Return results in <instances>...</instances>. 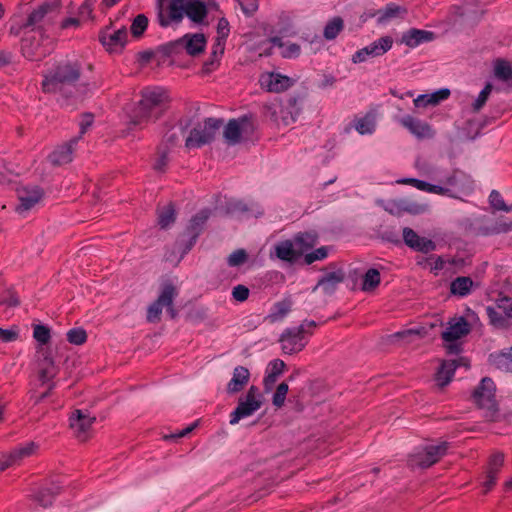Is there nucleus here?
Wrapping results in <instances>:
<instances>
[{"mask_svg": "<svg viewBox=\"0 0 512 512\" xmlns=\"http://www.w3.org/2000/svg\"><path fill=\"white\" fill-rule=\"evenodd\" d=\"M427 334V331L424 327L408 329L403 332H399L396 334L397 337L403 338L407 340V342H413L417 338H421Z\"/></svg>", "mask_w": 512, "mask_h": 512, "instance_id": "55", "label": "nucleus"}, {"mask_svg": "<svg viewBox=\"0 0 512 512\" xmlns=\"http://www.w3.org/2000/svg\"><path fill=\"white\" fill-rule=\"evenodd\" d=\"M259 84L268 92L280 93L289 89L294 84V80L280 73L266 72L260 76Z\"/></svg>", "mask_w": 512, "mask_h": 512, "instance_id": "15", "label": "nucleus"}, {"mask_svg": "<svg viewBox=\"0 0 512 512\" xmlns=\"http://www.w3.org/2000/svg\"><path fill=\"white\" fill-rule=\"evenodd\" d=\"M57 374V367L53 361V359L49 355H43V358L38 362V381L41 385H48V388L45 392L41 393L38 396H35V403L40 402L45 397L48 396L49 392L53 388V383H51L52 379Z\"/></svg>", "mask_w": 512, "mask_h": 512, "instance_id": "12", "label": "nucleus"}, {"mask_svg": "<svg viewBox=\"0 0 512 512\" xmlns=\"http://www.w3.org/2000/svg\"><path fill=\"white\" fill-rule=\"evenodd\" d=\"M285 363L280 359H275L268 364L267 367V375L264 378V383L266 386L272 385L275 383L277 377L281 375L284 371Z\"/></svg>", "mask_w": 512, "mask_h": 512, "instance_id": "39", "label": "nucleus"}, {"mask_svg": "<svg viewBox=\"0 0 512 512\" xmlns=\"http://www.w3.org/2000/svg\"><path fill=\"white\" fill-rule=\"evenodd\" d=\"M43 191L38 186H22L17 189L19 201L16 211L24 214L33 209L42 199Z\"/></svg>", "mask_w": 512, "mask_h": 512, "instance_id": "14", "label": "nucleus"}, {"mask_svg": "<svg viewBox=\"0 0 512 512\" xmlns=\"http://www.w3.org/2000/svg\"><path fill=\"white\" fill-rule=\"evenodd\" d=\"M291 306L287 301H280L274 304L273 312L269 315L272 322L282 319L290 311Z\"/></svg>", "mask_w": 512, "mask_h": 512, "instance_id": "48", "label": "nucleus"}, {"mask_svg": "<svg viewBox=\"0 0 512 512\" xmlns=\"http://www.w3.org/2000/svg\"><path fill=\"white\" fill-rule=\"evenodd\" d=\"M293 240L296 244V249L301 251L302 256L316 245L317 235L315 233H299Z\"/></svg>", "mask_w": 512, "mask_h": 512, "instance_id": "38", "label": "nucleus"}, {"mask_svg": "<svg viewBox=\"0 0 512 512\" xmlns=\"http://www.w3.org/2000/svg\"><path fill=\"white\" fill-rule=\"evenodd\" d=\"M288 390V384H286L285 382H282L277 386L272 399L274 406L280 408L284 405Z\"/></svg>", "mask_w": 512, "mask_h": 512, "instance_id": "52", "label": "nucleus"}, {"mask_svg": "<svg viewBox=\"0 0 512 512\" xmlns=\"http://www.w3.org/2000/svg\"><path fill=\"white\" fill-rule=\"evenodd\" d=\"M442 184V187L449 189V192L446 195L453 196V191H463V189L468 188L471 184V180L463 171L454 169L445 177L444 180H442Z\"/></svg>", "mask_w": 512, "mask_h": 512, "instance_id": "23", "label": "nucleus"}, {"mask_svg": "<svg viewBox=\"0 0 512 512\" xmlns=\"http://www.w3.org/2000/svg\"><path fill=\"white\" fill-rule=\"evenodd\" d=\"M79 141V137H73L68 142L57 146L49 155V160L53 165L68 164L73 160V153Z\"/></svg>", "mask_w": 512, "mask_h": 512, "instance_id": "20", "label": "nucleus"}, {"mask_svg": "<svg viewBox=\"0 0 512 512\" xmlns=\"http://www.w3.org/2000/svg\"><path fill=\"white\" fill-rule=\"evenodd\" d=\"M208 218L209 212L207 210L200 211L196 214L190 222L189 229L191 230V233L197 234Z\"/></svg>", "mask_w": 512, "mask_h": 512, "instance_id": "54", "label": "nucleus"}, {"mask_svg": "<svg viewBox=\"0 0 512 512\" xmlns=\"http://www.w3.org/2000/svg\"><path fill=\"white\" fill-rule=\"evenodd\" d=\"M96 418L82 410H75L69 419L70 428L75 436L84 441L88 437V433L94 424Z\"/></svg>", "mask_w": 512, "mask_h": 512, "instance_id": "17", "label": "nucleus"}, {"mask_svg": "<svg viewBox=\"0 0 512 512\" xmlns=\"http://www.w3.org/2000/svg\"><path fill=\"white\" fill-rule=\"evenodd\" d=\"M379 283V271L377 269L371 268L365 273L363 277L362 290L365 292L372 291L379 285Z\"/></svg>", "mask_w": 512, "mask_h": 512, "instance_id": "42", "label": "nucleus"}, {"mask_svg": "<svg viewBox=\"0 0 512 512\" xmlns=\"http://www.w3.org/2000/svg\"><path fill=\"white\" fill-rule=\"evenodd\" d=\"M398 122L418 139L432 138L435 135L434 130L427 122L411 115L398 119Z\"/></svg>", "mask_w": 512, "mask_h": 512, "instance_id": "18", "label": "nucleus"}, {"mask_svg": "<svg viewBox=\"0 0 512 512\" xmlns=\"http://www.w3.org/2000/svg\"><path fill=\"white\" fill-rule=\"evenodd\" d=\"M185 11L186 0H171L167 7L168 18H165L162 13L159 14V21L161 26H168L170 21H181L185 15Z\"/></svg>", "mask_w": 512, "mask_h": 512, "instance_id": "27", "label": "nucleus"}, {"mask_svg": "<svg viewBox=\"0 0 512 512\" xmlns=\"http://www.w3.org/2000/svg\"><path fill=\"white\" fill-rule=\"evenodd\" d=\"M59 490V487H54L53 489H43L38 493L36 499L40 505H42L43 507H47L52 503V499L56 494L59 493Z\"/></svg>", "mask_w": 512, "mask_h": 512, "instance_id": "50", "label": "nucleus"}, {"mask_svg": "<svg viewBox=\"0 0 512 512\" xmlns=\"http://www.w3.org/2000/svg\"><path fill=\"white\" fill-rule=\"evenodd\" d=\"M262 406V395L256 386H251L245 397L240 398L236 409L230 414L231 425L237 424L241 419L247 418L258 411Z\"/></svg>", "mask_w": 512, "mask_h": 512, "instance_id": "6", "label": "nucleus"}, {"mask_svg": "<svg viewBox=\"0 0 512 512\" xmlns=\"http://www.w3.org/2000/svg\"><path fill=\"white\" fill-rule=\"evenodd\" d=\"M504 463V456L503 454H494L491 459H490V462H489V466H488V472H491V473H495V474H498L500 468L502 467Z\"/></svg>", "mask_w": 512, "mask_h": 512, "instance_id": "61", "label": "nucleus"}, {"mask_svg": "<svg viewBox=\"0 0 512 512\" xmlns=\"http://www.w3.org/2000/svg\"><path fill=\"white\" fill-rule=\"evenodd\" d=\"M148 26V19L145 15L140 14L136 16L134 19L132 25H131V32L133 36L139 37L143 34V32L146 30Z\"/></svg>", "mask_w": 512, "mask_h": 512, "instance_id": "53", "label": "nucleus"}, {"mask_svg": "<svg viewBox=\"0 0 512 512\" xmlns=\"http://www.w3.org/2000/svg\"><path fill=\"white\" fill-rule=\"evenodd\" d=\"M168 104L169 96L164 89L159 87L146 89L142 92V98L131 121L134 125L139 126L153 122L164 113Z\"/></svg>", "mask_w": 512, "mask_h": 512, "instance_id": "1", "label": "nucleus"}, {"mask_svg": "<svg viewBox=\"0 0 512 512\" xmlns=\"http://www.w3.org/2000/svg\"><path fill=\"white\" fill-rule=\"evenodd\" d=\"M175 221V210L171 204L159 211L158 223L162 228H167Z\"/></svg>", "mask_w": 512, "mask_h": 512, "instance_id": "44", "label": "nucleus"}, {"mask_svg": "<svg viewBox=\"0 0 512 512\" xmlns=\"http://www.w3.org/2000/svg\"><path fill=\"white\" fill-rule=\"evenodd\" d=\"M489 363L500 371L512 373V346L490 354Z\"/></svg>", "mask_w": 512, "mask_h": 512, "instance_id": "30", "label": "nucleus"}, {"mask_svg": "<svg viewBox=\"0 0 512 512\" xmlns=\"http://www.w3.org/2000/svg\"><path fill=\"white\" fill-rule=\"evenodd\" d=\"M343 29V21L341 18H334L332 21H330L325 29H324V36L328 40H332L337 37V35L340 33V31Z\"/></svg>", "mask_w": 512, "mask_h": 512, "instance_id": "47", "label": "nucleus"}, {"mask_svg": "<svg viewBox=\"0 0 512 512\" xmlns=\"http://www.w3.org/2000/svg\"><path fill=\"white\" fill-rule=\"evenodd\" d=\"M343 279L344 276L341 271L329 272L318 281L313 291L320 287L325 293L330 294L335 290L336 286L343 281Z\"/></svg>", "mask_w": 512, "mask_h": 512, "instance_id": "35", "label": "nucleus"}, {"mask_svg": "<svg viewBox=\"0 0 512 512\" xmlns=\"http://www.w3.org/2000/svg\"><path fill=\"white\" fill-rule=\"evenodd\" d=\"M247 254L244 250H236L228 257V264L231 267L239 266L246 261Z\"/></svg>", "mask_w": 512, "mask_h": 512, "instance_id": "60", "label": "nucleus"}, {"mask_svg": "<svg viewBox=\"0 0 512 512\" xmlns=\"http://www.w3.org/2000/svg\"><path fill=\"white\" fill-rule=\"evenodd\" d=\"M57 4H49L45 3L41 6H39L37 9L32 11L28 18L27 22L25 23V27H36L39 26L41 23L44 22L46 17L52 18V15L57 10Z\"/></svg>", "mask_w": 512, "mask_h": 512, "instance_id": "29", "label": "nucleus"}, {"mask_svg": "<svg viewBox=\"0 0 512 512\" xmlns=\"http://www.w3.org/2000/svg\"><path fill=\"white\" fill-rule=\"evenodd\" d=\"M222 122L214 118H208L198 123L185 138L187 150L200 148L209 144L216 136Z\"/></svg>", "mask_w": 512, "mask_h": 512, "instance_id": "4", "label": "nucleus"}, {"mask_svg": "<svg viewBox=\"0 0 512 512\" xmlns=\"http://www.w3.org/2000/svg\"><path fill=\"white\" fill-rule=\"evenodd\" d=\"M184 138V128L182 126L172 127L164 136V144L168 147L178 145Z\"/></svg>", "mask_w": 512, "mask_h": 512, "instance_id": "43", "label": "nucleus"}, {"mask_svg": "<svg viewBox=\"0 0 512 512\" xmlns=\"http://www.w3.org/2000/svg\"><path fill=\"white\" fill-rule=\"evenodd\" d=\"M469 331L470 326L463 317L453 318L448 322V327L442 333V338L446 342H452L467 335Z\"/></svg>", "mask_w": 512, "mask_h": 512, "instance_id": "25", "label": "nucleus"}, {"mask_svg": "<svg viewBox=\"0 0 512 512\" xmlns=\"http://www.w3.org/2000/svg\"><path fill=\"white\" fill-rule=\"evenodd\" d=\"M473 285L469 277H457L451 283V292L454 295L465 296L470 292Z\"/></svg>", "mask_w": 512, "mask_h": 512, "instance_id": "41", "label": "nucleus"}, {"mask_svg": "<svg viewBox=\"0 0 512 512\" xmlns=\"http://www.w3.org/2000/svg\"><path fill=\"white\" fill-rule=\"evenodd\" d=\"M448 443L441 442L436 445H428L421 451L411 456L410 463L412 466L427 468L438 462L447 452Z\"/></svg>", "mask_w": 512, "mask_h": 512, "instance_id": "10", "label": "nucleus"}, {"mask_svg": "<svg viewBox=\"0 0 512 512\" xmlns=\"http://www.w3.org/2000/svg\"><path fill=\"white\" fill-rule=\"evenodd\" d=\"M176 48H183L186 52L195 56L204 51L206 46V39L203 34H186L181 39L173 43Z\"/></svg>", "mask_w": 512, "mask_h": 512, "instance_id": "21", "label": "nucleus"}, {"mask_svg": "<svg viewBox=\"0 0 512 512\" xmlns=\"http://www.w3.org/2000/svg\"><path fill=\"white\" fill-rule=\"evenodd\" d=\"M301 107L296 97H287L266 106L265 115L277 126H288L299 116Z\"/></svg>", "mask_w": 512, "mask_h": 512, "instance_id": "2", "label": "nucleus"}, {"mask_svg": "<svg viewBox=\"0 0 512 512\" xmlns=\"http://www.w3.org/2000/svg\"><path fill=\"white\" fill-rule=\"evenodd\" d=\"M45 43H40L36 36L25 37L22 40L23 55L34 61L41 60L48 55L53 49V43L49 39H44Z\"/></svg>", "mask_w": 512, "mask_h": 512, "instance_id": "13", "label": "nucleus"}, {"mask_svg": "<svg viewBox=\"0 0 512 512\" xmlns=\"http://www.w3.org/2000/svg\"><path fill=\"white\" fill-rule=\"evenodd\" d=\"M492 85L490 83L486 84V86L483 88V90L479 93L478 97L473 103V110L475 112H478L482 109V107L485 105L491 91H492Z\"/></svg>", "mask_w": 512, "mask_h": 512, "instance_id": "56", "label": "nucleus"}, {"mask_svg": "<svg viewBox=\"0 0 512 512\" xmlns=\"http://www.w3.org/2000/svg\"><path fill=\"white\" fill-rule=\"evenodd\" d=\"M459 366L468 367L465 358L459 357L457 359L443 361L436 373L435 379L437 384L442 387L447 385L451 381L456 368Z\"/></svg>", "mask_w": 512, "mask_h": 512, "instance_id": "24", "label": "nucleus"}, {"mask_svg": "<svg viewBox=\"0 0 512 512\" xmlns=\"http://www.w3.org/2000/svg\"><path fill=\"white\" fill-rule=\"evenodd\" d=\"M407 14V9L395 3H389L384 9L379 10L377 15V22L385 25L393 19L404 18Z\"/></svg>", "mask_w": 512, "mask_h": 512, "instance_id": "33", "label": "nucleus"}, {"mask_svg": "<svg viewBox=\"0 0 512 512\" xmlns=\"http://www.w3.org/2000/svg\"><path fill=\"white\" fill-rule=\"evenodd\" d=\"M398 182L402 183V184L412 185L413 187L417 188L418 190L425 191V192H428V193L444 195V194H447L449 192V189L446 188V187H442L440 185L430 184L428 182H425V181H422V180H418V179H415V178H406V179L400 180Z\"/></svg>", "mask_w": 512, "mask_h": 512, "instance_id": "36", "label": "nucleus"}, {"mask_svg": "<svg viewBox=\"0 0 512 512\" xmlns=\"http://www.w3.org/2000/svg\"><path fill=\"white\" fill-rule=\"evenodd\" d=\"M495 307H497L507 319L512 318V299L500 297L496 300Z\"/></svg>", "mask_w": 512, "mask_h": 512, "instance_id": "57", "label": "nucleus"}, {"mask_svg": "<svg viewBox=\"0 0 512 512\" xmlns=\"http://www.w3.org/2000/svg\"><path fill=\"white\" fill-rule=\"evenodd\" d=\"M177 295L178 291L175 286L170 283L165 284L157 300L148 307V322H157L160 318L163 307H167L169 314L174 318L176 316V312L172 305L173 300Z\"/></svg>", "mask_w": 512, "mask_h": 512, "instance_id": "8", "label": "nucleus"}, {"mask_svg": "<svg viewBox=\"0 0 512 512\" xmlns=\"http://www.w3.org/2000/svg\"><path fill=\"white\" fill-rule=\"evenodd\" d=\"M250 129L251 123L247 118L230 120L224 130V138L229 144L235 145L240 142L242 135Z\"/></svg>", "mask_w": 512, "mask_h": 512, "instance_id": "19", "label": "nucleus"}, {"mask_svg": "<svg viewBox=\"0 0 512 512\" xmlns=\"http://www.w3.org/2000/svg\"><path fill=\"white\" fill-rule=\"evenodd\" d=\"M328 256L327 247H320L311 253H306L304 255V261L306 264L310 265L315 261L323 260Z\"/></svg>", "mask_w": 512, "mask_h": 512, "instance_id": "58", "label": "nucleus"}, {"mask_svg": "<svg viewBox=\"0 0 512 512\" xmlns=\"http://www.w3.org/2000/svg\"><path fill=\"white\" fill-rule=\"evenodd\" d=\"M250 378L249 370L244 366H237L233 370V375L227 384V392L230 394L241 391L248 383Z\"/></svg>", "mask_w": 512, "mask_h": 512, "instance_id": "31", "label": "nucleus"}, {"mask_svg": "<svg viewBox=\"0 0 512 512\" xmlns=\"http://www.w3.org/2000/svg\"><path fill=\"white\" fill-rule=\"evenodd\" d=\"M273 45L278 46L281 55L285 58L297 57L300 54V46L295 43H284L280 38L275 37L271 39Z\"/></svg>", "mask_w": 512, "mask_h": 512, "instance_id": "40", "label": "nucleus"}, {"mask_svg": "<svg viewBox=\"0 0 512 512\" xmlns=\"http://www.w3.org/2000/svg\"><path fill=\"white\" fill-rule=\"evenodd\" d=\"M393 45V39L390 36H383L369 45L356 51L351 58L354 64L368 61L370 58L380 57L388 52Z\"/></svg>", "mask_w": 512, "mask_h": 512, "instance_id": "9", "label": "nucleus"}, {"mask_svg": "<svg viewBox=\"0 0 512 512\" xmlns=\"http://www.w3.org/2000/svg\"><path fill=\"white\" fill-rule=\"evenodd\" d=\"M316 326L314 321H305L297 327L287 328L280 337L281 349L285 354L300 352L306 345L305 334Z\"/></svg>", "mask_w": 512, "mask_h": 512, "instance_id": "5", "label": "nucleus"}, {"mask_svg": "<svg viewBox=\"0 0 512 512\" xmlns=\"http://www.w3.org/2000/svg\"><path fill=\"white\" fill-rule=\"evenodd\" d=\"M376 123L373 117L365 116L357 120L355 129L361 135L372 134L375 131Z\"/></svg>", "mask_w": 512, "mask_h": 512, "instance_id": "45", "label": "nucleus"}, {"mask_svg": "<svg viewBox=\"0 0 512 512\" xmlns=\"http://www.w3.org/2000/svg\"><path fill=\"white\" fill-rule=\"evenodd\" d=\"M67 339L71 344L82 345L87 340V334L82 328H74L67 332Z\"/></svg>", "mask_w": 512, "mask_h": 512, "instance_id": "51", "label": "nucleus"}, {"mask_svg": "<svg viewBox=\"0 0 512 512\" xmlns=\"http://www.w3.org/2000/svg\"><path fill=\"white\" fill-rule=\"evenodd\" d=\"M494 76L506 83L512 84V63L504 59H497L493 65Z\"/></svg>", "mask_w": 512, "mask_h": 512, "instance_id": "37", "label": "nucleus"}, {"mask_svg": "<svg viewBox=\"0 0 512 512\" xmlns=\"http://www.w3.org/2000/svg\"><path fill=\"white\" fill-rule=\"evenodd\" d=\"M473 400L480 409L486 411V417L492 418L497 411L495 384L490 378H483L473 393Z\"/></svg>", "mask_w": 512, "mask_h": 512, "instance_id": "7", "label": "nucleus"}, {"mask_svg": "<svg viewBox=\"0 0 512 512\" xmlns=\"http://www.w3.org/2000/svg\"><path fill=\"white\" fill-rule=\"evenodd\" d=\"M242 11L250 16L258 9V0H238Z\"/></svg>", "mask_w": 512, "mask_h": 512, "instance_id": "62", "label": "nucleus"}, {"mask_svg": "<svg viewBox=\"0 0 512 512\" xmlns=\"http://www.w3.org/2000/svg\"><path fill=\"white\" fill-rule=\"evenodd\" d=\"M99 41L109 53H120L128 41V32L125 27L113 29L105 27L100 31Z\"/></svg>", "mask_w": 512, "mask_h": 512, "instance_id": "11", "label": "nucleus"}, {"mask_svg": "<svg viewBox=\"0 0 512 512\" xmlns=\"http://www.w3.org/2000/svg\"><path fill=\"white\" fill-rule=\"evenodd\" d=\"M185 15L193 22H202L207 15L206 5L201 0H186Z\"/></svg>", "mask_w": 512, "mask_h": 512, "instance_id": "34", "label": "nucleus"}, {"mask_svg": "<svg viewBox=\"0 0 512 512\" xmlns=\"http://www.w3.org/2000/svg\"><path fill=\"white\" fill-rule=\"evenodd\" d=\"M487 314L489 316L490 322L496 327H505L507 325L508 319L497 307H487Z\"/></svg>", "mask_w": 512, "mask_h": 512, "instance_id": "49", "label": "nucleus"}, {"mask_svg": "<svg viewBox=\"0 0 512 512\" xmlns=\"http://www.w3.org/2000/svg\"><path fill=\"white\" fill-rule=\"evenodd\" d=\"M233 298L238 302H243L249 297V289L244 285H237L232 290Z\"/></svg>", "mask_w": 512, "mask_h": 512, "instance_id": "63", "label": "nucleus"}, {"mask_svg": "<svg viewBox=\"0 0 512 512\" xmlns=\"http://www.w3.org/2000/svg\"><path fill=\"white\" fill-rule=\"evenodd\" d=\"M489 203L491 207L498 211L510 212L512 211V205L507 206L504 202L503 197L497 190H492L489 195Z\"/></svg>", "mask_w": 512, "mask_h": 512, "instance_id": "46", "label": "nucleus"}, {"mask_svg": "<svg viewBox=\"0 0 512 512\" xmlns=\"http://www.w3.org/2000/svg\"><path fill=\"white\" fill-rule=\"evenodd\" d=\"M450 96V90L447 88L439 89L430 94L418 95L414 100V106L416 108H425L428 106H436L442 101L448 99Z\"/></svg>", "mask_w": 512, "mask_h": 512, "instance_id": "26", "label": "nucleus"}, {"mask_svg": "<svg viewBox=\"0 0 512 512\" xmlns=\"http://www.w3.org/2000/svg\"><path fill=\"white\" fill-rule=\"evenodd\" d=\"M33 337L41 344H46L50 340V330L43 325H36L33 330Z\"/></svg>", "mask_w": 512, "mask_h": 512, "instance_id": "59", "label": "nucleus"}, {"mask_svg": "<svg viewBox=\"0 0 512 512\" xmlns=\"http://www.w3.org/2000/svg\"><path fill=\"white\" fill-rule=\"evenodd\" d=\"M229 23L225 18H221L217 24V36L216 38L227 39L229 35Z\"/></svg>", "mask_w": 512, "mask_h": 512, "instance_id": "64", "label": "nucleus"}, {"mask_svg": "<svg viewBox=\"0 0 512 512\" xmlns=\"http://www.w3.org/2000/svg\"><path fill=\"white\" fill-rule=\"evenodd\" d=\"M275 254L279 259L288 262H293L301 257V251L296 249L294 240H285L279 242L277 245H275Z\"/></svg>", "mask_w": 512, "mask_h": 512, "instance_id": "32", "label": "nucleus"}, {"mask_svg": "<svg viewBox=\"0 0 512 512\" xmlns=\"http://www.w3.org/2000/svg\"><path fill=\"white\" fill-rule=\"evenodd\" d=\"M433 39V32L413 28L403 33L401 43L405 44L408 47L414 48L422 43L432 41Z\"/></svg>", "mask_w": 512, "mask_h": 512, "instance_id": "28", "label": "nucleus"}, {"mask_svg": "<svg viewBox=\"0 0 512 512\" xmlns=\"http://www.w3.org/2000/svg\"><path fill=\"white\" fill-rule=\"evenodd\" d=\"M403 240L410 248L423 253L431 252L436 248V245L432 240L420 237L409 227H405L403 229Z\"/></svg>", "mask_w": 512, "mask_h": 512, "instance_id": "22", "label": "nucleus"}, {"mask_svg": "<svg viewBox=\"0 0 512 512\" xmlns=\"http://www.w3.org/2000/svg\"><path fill=\"white\" fill-rule=\"evenodd\" d=\"M36 449L37 445L30 442L14 449L10 453L2 454L0 457V471L20 465L25 458L33 455Z\"/></svg>", "mask_w": 512, "mask_h": 512, "instance_id": "16", "label": "nucleus"}, {"mask_svg": "<svg viewBox=\"0 0 512 512\" xmlns=\"http://www.w3.org/2000/svg\"><path fill=\"white\" fill-rule=\"evenodd\" d=\"M79 78V67L69 62L62 63L43 80L45 92H61Z\"/></svg>", "mask_w": 512, "mask_h": 512, "instance_id": "3", "label": "nucleus"}]
</instances>
